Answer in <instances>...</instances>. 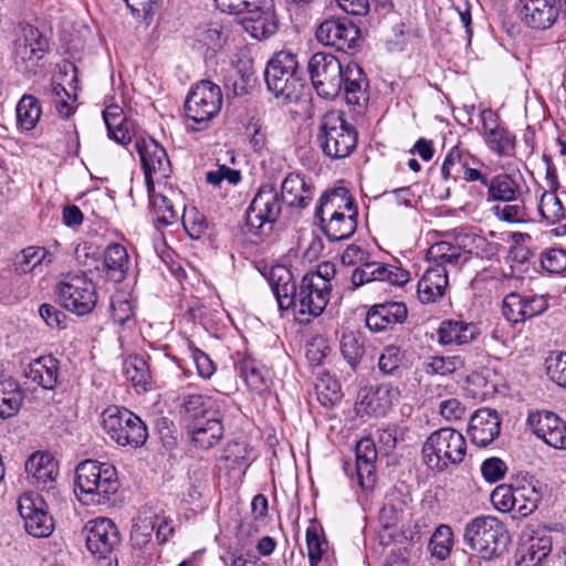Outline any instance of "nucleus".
<instances>
[{
	"instance_id": "nucleus-1",
	"label": "nucleus",
	"mask_w": 566,
	"mask_h": 566,
	"mask_svg": "<svg viewBox=\"0 0 566 566\" xmlns=\"http://www.w3.org/2000/svg\"><path fill=\"white\" fill-rule=\"evenodd\" d=\"M265 276L281 311L293 307L295 319L301 325H307L318 316V306L314 302L315 297L318 298V264H313L303 275L298 293L293 275L285 265L271 266Z\"/></svg>"
},
{
	"instance_id": "nucleus-2",
	"label": "nucleus",
	"mask_w": 566,
	"mask_h": 566,
	"mask_svg": "<svg viewBox=\"0 0 566 566\" xmlns=\"http://www.w3.org/2000/svg\"><path fill=\"white\" fill-rule=\"evenodd\" d=\"M367 78L356 63L345 67L337 56L321 51V97L335 98L342 90L348 105L364 108L368 102Z\"/></svg>"
},
{
	"instance_id": "nucleus-3",
	"label": "nucleus",
	"mask_w": 566,
	"mask_h": 566,
	"mask_svg": "<svg viewBox=\"0 0 566 566\" xmlns=\"http://www.w3.org/2000/svg\"><path fill=\"white\" fill-rule=\"evenodd\" d=\"M118 489L117 471L113 464L91 459L77 464L75 493L83 504H106Z\"/></svg>"
},
{
	"instance_id": "nucleus-4",
	"label": "nucleus",
	"mask_w": 566,
	"mask_h": 566,
	"mask_svg": "<svg viewBox=\"0 0 566 566\" xmlns=\"http://www.w3.org/2000/svg\"><path fill=\"white\" fill-rule=\"evenodd\" d=\"M297 61L291 52L281 51L268 63L264 71L266 86L275 97L285 102L312 103L311 87L297 76Z\"/></svg>"
},
{
	"instance_id": "nucleus-5",
	"label": "nucleus",
	"mask_w": 566,
	"mask_h": 566,
	"mask_svg": "<svg viewBox=\"0 0 566 566\" xmlns=\"http://www.w3.org/2000/svg\"><path fill=\"white\" fill-rule=\"evenodd\" d=\"M422 461L434 472H444L451 465L460 464L467 454L463 434L450 427L434 430L422 446Z\"/></svg>"
},
{
	"instance_id": "nucleus-6",
	"label": "nucleus",
	"mask_w": 566,
	"mask_h": 566,
	"mask_svg": "<svg viewBox=\"0 0 566 566\" xmlns=\"http://www.w3.org/2000/svg\"><path fill=\"white\" fill-rule=\"evenodd\" d=\"M464 542L483 559L490 560L506 549L510 535L497 517L481 515L465 525Z\"/></svg>"
},
{
	"instance_id": "nucleus-7",
	"label": "nucleus",
	"mask_w": 566,
	"mask_h": 566,
	"mask_svg": "<svg viewBox=\"0 0 566 566\" xmlns=\"http://www.w3.org/2000/svg\"><path fill=\"white\" fill-rule=\"evenodd\" d=\"M102 428L120 447L139 448L148 438L145 422L125 407L109 406L102 412Z\"/></svg>"
},
{
	"instance_id": "nucleus-8",
	"label": "nucleus",
	"mask_w": 566,
	"mask_h": 566,
	"mask_svg": "<svg viewBox=\"0 0 566 566\" xmlns=\"http://www.w3.org/2000/svg\"><path fill=\"white\" fill-rule=\"evenodd\" d=\"M328 205L337 209L344 208L350 213L346 217L343 212L335 210L326 224H323L324 219L321 217V230L331 241L348 239L357 227V211L348 190L345 187H337L324 192L321 196V214Z\"/></svg>"
},
{
	"instance_id": "nucleus-9",
	"label": "nucleus",
	"mask_w": 566,
	"mask_h": 566,
	"mask_svg": "<svg viewBox=\"0 0 566 566\" xmlns=\"http://www.w3.org/2000/svg\"><path fill=\"white\" fill-rule=\"evenodd\" d=\"M221 88L211 81H200L189 92L185 102V113L188 120L195 125L192 130H201L207 127L221 109Z\"/></svg>"
},
{
	"instance_id": "nucleus-10",
	"label": "nucleus",
	"mask_w": 566,
	"mask_h": 566,
	"mask_svg": "<svg viewBox=\"0 0 566 566\" xmlns=\"http://www.w3.org/2000/svg\"><path fill=\"white\" fill-rule=\"evenodd\" d=\"M356 146V133L340 112L332 111L321 120V148L333 159L347 157Z\"/></svg>"
},
{
	"instance_id": "nucleus-11",
	"label": "nucleus",
	"mask_w": 566,
	"mask_h": 566,
	"mask_svg": "<svg viewBox=\"0 0 566 566\" xmlns=\"http://www.w3.org/2000/svg\"><path fill=\"white\" fill-rule=\"evenodd\" d=\"M55 293L62 307L80 316L91 313L97 303L93 281L82 274H67L56 285Z\"/></svg>"
},
{
	"instance_id": "nucleus-12",
	"label": "nucleus",
	"mask_w": 566,
	"mask_h": 566,
	"mask_svg": "<svg viewBox=\"0 0 566 566\" xmlns=\"http://www.w3.org/2000/svg\"><path fill=\"white\" fill-rule=\"evenodd\" d=\"M283 200L271 185L259 188L247 210V226L254 235L266 234L281 214Z\"/></svg>"
},
{
	"instance_id": "nucleus-13",
	"label": "nucleus",
	"mask_w": 566,
	"mask_h": 566,
	"mask_svg": "<svg viewBox=\"0 0 566 566\" xmlns=\"http://www.w3.org/2000/svg\"><path fill=\"white\" fill-rule=\"evenodd\" d=\"M48 50L46 38L35 27L21 25L12 52L15 67L24 74L35 73Z\"/></svg>"
},
{
	"instance_id": "nucleus-14",
	"label": "nucleus",
	"mask_w": 566,
	"mask_h": 566,
	"mask_svg": "<svg viewBox=\"0 0 566 566\" xmlns=\"http://www.w3.org/2000/svg\"><path fill=\"white\" fill-rule=\"evenodd\" d=\"M134 148L138 153L145 174L147 190L153 191L155 182H161L171 171L170 160L163 146L153 138H136Z\"/></svg>"
},
{
	"instance_id": "nucleus-15",
	"label": "nucleus",
	"mask_w": 566,
	"mask_h": 566,
	"mask_svg": "<svg viewBox=\"0 0 566 566\" xmlns=\"http://www.w3.org/2000/svg\"><path fill=\"white\" fill-rule=\"evenodd\" d=\"M515 9L522 24L533 31L553 28L560 15L559 0H516Z\"/></svg>"
},
{
	"instance_id": "nucleus-16",
	"label": "nucleus",
	"mask_w": 566,
	"mask_h": 566,
	"mask_svg": "<svg viewBox=\"0 0 566 566\" xmlns=\"http://www.w3.org/2000/svg\"><path fill=\"white\" fill-rule=\"evenodd\" d=\"M526 427L545 444L556 450H566V422L548 410L530 411Z\"/></svg>"
},
{
	"instance_id": "nucleus-17",
	"label": "nucleus",
	"mask_w": 566,
	"mask_h": 566,
	"mask_svg": "<svg viewBox=\"0 0 566 566\" xmlns=\"http://www.w3.org/2000/svg\"><path fill=\"white\" fill-rule=\"evenodd\" d=\"M482 165L479 158L455 145L447 154L441 167V174L444 180L463 179L470 182L480 181L482 185H488L486 176L480 171Z\"/></svg>"
},
{
	"instance_id": "nucleus-18",
	"label": "nucleus",
	"mask_w": 566,
	"mask_h": 566,
	"mask_svg": "<svg viewBox=\"0 0 566 566\" xmlns=\"http://www.w3.org/2000/svg\"><path fill=\"white\" fill-rule=\"evenodd\" d=\"M18 510L24 521L25 531L34 537H48L54 530L52 516L43 499L33 493H25L18 501Z\"/></svg>"
},
{
	"instance_id": "nucleus-19",
	"label": "nucleus",
	"mask_w": 566,
	"mask_h": 566,
	"mask_svg": "<svg viewBox=\"0 0 566 566\" xmlns=\"http://www.w3.org/2000/svg\"><path fill=\"white\" fill-rule=\"evenodd\" d=\"M399 396V389L390 384L364 387L359 390L355 403L356 413L358 416L384 417Z\"/></svg>"
},
{
	"instance_id": "nucleus-20",
	"label": "nucleus",
	"mask_w": 566,
	"mask_h": 566,
	"mask_svg": "<svg viewBox=\"0 0 566 566\" xmlns=\"http://www.w3.org/2000/svg\"><path fill=\"white\" fill-rule=\"evenodd\" d=\"M553 539L549 531L538 527L525 532L516 551V566H541L552 552Z\"/></svg>"
},
{
	"instance_id": "nucleus-21",
	"label": "nucleus",
	"mask_w": 566,
	"mask_h": 566,
	"mask_svg": "<svg viewBox=\"0 0 566 566\" xmlns=\"http://www.w3.org/2000/svg\"><path fill=\"white\" fill-rule=\"evenodd\" d=\"M85 528L87 531L86 546L93 555L99 558L106 559L120 542L119 532L109 518L98 517L88 521Z\"/></svg>"
},
{
	"instance_id": "nucleus-22",
	"label": "nucleus",
	"mask_w": 566,
	"mask_h": 566,
	"mask_svg": "<svg viewBox=\"0 0 566 566\" xmlns=\"http://www.w3.org/2000/svg\"><path fill=\"white\" fill-rule=\"evenodd\" d=\"M25 473L30 483L41 491L55 489L59 464L49 452H34L25 462Z\"/></svg>"
},
{
	"instance_id": "nucleus-23",
	"label": "nucleus",
	"mask_w": 566,
	"mask_h": 566,
	"mask_svg": "<svg viewBox=\"0 0 566 566\" xmlns=\"http://www.w3.org/2000/svg\"><path fill=\"white\" fill-rule=\"evenodd\" d=\"M501 421L495 410L488 408L476 410L468 427V433L473 444L486 447L500 433Z\"/></svg>"
},
{
	"instance_id": "nucleus-24",
	"label": "nucleus",
	"mask_w": 566,
	"mask_h": 566,
	"mask_svg": "<svg viewBox=\"0 0 566 566\" xmlns=\"http://www.w3.org/2000/svg\"><path fill=\"white\" fill-rule=\"evenodd\" d=\"M408 310L402 302H385L373 305L366 315V326L371 332H382L396 324H402Z\"/></svg>"
},
{
	"instance_id": "nucleus-25",
	"label": "nucleus",
	"mask_w": 566,
	"mask_h": 566,
	"mask_svg": "<svg viewBox=\"0 0 566 566\" xmlns=\"http://www.w3.org/2000/svg\"><path fill=\"white\" fill-rule=\"evenodd\" d=\"M358 29L346 20H325L321 22V44L345 51L354 46Z\"/></svg>"
},
{
	"instance_id": "nucleus-26",
	"label": "nucleus",
	"mask_w": 566,
	"mask_h": 566,
	"mask_svg": "<svg viewBox=\"0 0 566 566\" xmlns=\"http://www.w3.org/2000/svg\"><path fill=\"white\" fill-rule=\"evenodd\" d=\"M356 475L363 490H370L376 483L377 450L373 439H360L355 449Z\"/></svg>"
},
{
	"instance_id": "nucleus-27",
	"label": "nucleus",
	"mask_w": 566,
	"mask_h": 566,
	"mask_svg": "<svg viewBox=\"0 0 566 566\" xmlns=\"http://www.w3.org/2000/svg\"><path fill=\"white\" fill-rule=\"evenodd\" d=\"M448 285V270L429 266L418 282V298L422 304L434 303L443 297Z\"/></svg>"
},
{
	"instance_id": "nucleus-28",
	"label": "nucleus",
	"mask_w": 566,
	"mask_h": 566,
	"mask_svg": "<svg viewBox=\"0 0 566 566\" xmlns=\"http://www.w3.org/2000/svg\"><path fill=\"white\" fill-rule=\"evenodd\" d=\"M431 268H443L446 270H459L467 263L464 248L455 242L439 241L433 243L427 252Z\"/></svg>"
},
{
	"instance_id": "nucleus-29",
	"label": "nucleus",
	"mask_w": 566,
	"mask_h": 566,
	"mask_svg": "<svg viewBox=\"0 0 566 566\" xmlns=\"http://www.w3.org/2000/svg\"><path fill=\"white\" fill-rule=\"evenodd\" d=\"M223 424L220 412H212V416L193 422L189 427L192 442L200 449L213 448L223 437Z\"/></svg>"
},
{
	"instance_id": "nucleus-30",
	"label": "nucleus",
	"mask_w": 566,
	"mask_h": 566,
	"mask_svg": "<svg viewBox=\"0 0 566 566\" xmlns=\"http://www.w3.org/2000/svg\"><path fill=\"white\" fill-rule=\"evenodd\" d=\"M241 24L247 33L256 40H264L277 30V21L273 6L266 9H256L247 13Z\"/></svg>"
},
{
	"instance_id": "nucleus-31",
	"label": "nucleus",
	"mask_w": 566,
	"mask_h": 566,
	"mask_svg": "<svg viewBox=\"0 0 566 566\" xmlns=\"http://www.w3.org/2000/svg\"><path fill=\"white\" fill-rule=\"evenodd\" d=\"M480 334L479 327L464 321H444L438 328V340L441 345H465L473 342Z\"/></svg>"
},
{
	"instance_id": "nucleus-32",
	"label": "nucleus",
	"mask_w": 566,
	"mask_h": 566,
	"mask_svg": "<svg viewBox=\"0 0 566 566\" xmlns=\"http://www.w3.org/2000/svg\"><path fill=\"white\" fill-rule=\"evenodd\" d=\"M180 408L184 416L192 420V423L212 416V412H220V405L216 400L197 392L184 394Z\"/></svg>"
},
{
	"instance_id": "nucleus-33",
	"label": "nucleus",
	"mask_w": 566,
	"mask_h": 566,
	"mask_svg": "<svg viewBox=\"0 0 566 566\" xmlns=\"http://www.w3.org/2000/svg\"><path fill=\"white\" fill-rule=\"evenodd\" d=\"M57 360L52 356H42L30 363L25 377L43 389H53L57 381Z\"/></svg>"
},
{
	"instance_id": "nucleus-34",
	"label": "nucleus",
	"mask_w": 566,
	"mask_h": 566,
	"mask_svg": "<svg viewBox=\"0 0 566 566\" xmlns=\"http://www.w3.org/2000/svg\"><path fill=\"white\" fill-rule=\"evenodd\" d=\"M514 512L523 517L531 515L542 500V492L537 488V482L533 480L516 481L514 483Z\"/></svg>"
},
{
	"instance_id": "nucleus-35",
	"label": "nucleus",
	"mask_w": 566,
	"mask_h": 566,
	"mask_svg": "<svg viewBox=\"0 0 566 566\" xmlns=\"http://www.w3.org/2000/svg\"><path fill=\"white\" fill-rule=\"evenodd\" d=\"M313 198V188L298 175H287L281 185V199L287 206L304 208Z\"/></svg>"
},
{
	"instance_id": "nucleus-36",
	"label": "nucleus",
	"mask_w": 566,
	"mask_h": 566,
	"mask_svg": "<svg viewBox=\"0 0 566 566\" xmlns=\"http://www.w3.org/2000/svg\"><path fill=\"white\" fill-rule=\"evenodd\" d=\"M129 266V256L126 249L119 243L107 245L104 252V269L108 280L122 282Z\"/></svg>"
},
{
	"instance_id": "nucleus-37",
	"label": "nucleus",
	"mask_w": 566,
	"mask_h": 566,
	"mask_svg": "<svg viewBox=\"0 0 566 566\" xmlns=\"http://www.w3.org/2000/svg\"><path fill=\"white\" fill-rule=\"evenodd\" d=\"M53 262V254L43 247H28L15 260V269L22 273H42Z\"/></svg>"
},
{
	"instance_id": "nucleus-38",
	"label": "nucleus",
	"mask_w": 566,
	"mask_h": 566,
	"mask_svg": "<svg viewBox=\"0 0 566 566\" xmlns=\"http://www.w3.org/2000/svg\"><path fill=\"white\" fill-rule=\"evenodd\" d=\"M123 373L127 381L135 388L147 390L151 382V374L147 360L140 355L128 356L123 364Z\"/></svg>"
},
{
	"instance_id": "nucleus-39",
	"label": "nucleus",
	"mask_w": 566,
	"mask_h": 566,
	"mask_svg": "<svg viewBox=\"0 0 566 566\" xmlns=\"http://www.w3.org/2000/svg\"><path fill=\"white\" fill-rule=\"evenodd\" d=\"M239 370L247 386L256 392L268 388L269 371L252 358H243L239 363Z\"/></svg>"
},
{
	"instance_id": "nucleus-40",
	"label": "nucleus",
	"mask_w": 566,
	"mask_h": 566,
	"mask_svg": "<svg viewBox=\"0 0 566 566\" xmlns=\"http://www.w3.org/2000/svg\"><path fill=\"white\" fill-rule=\"evenodd\" d=\"M48 135L50 136V144L56 151L70 155L78 148L77 133L73 124H62L55 129H50Z\"/></svg>"
},
{
	"instance_id": "nucleus-41",
	"label": "nucleus",
	"mask_w": 566,
	"mask_h": 566,
	"mask_svg": "<svg viewBox=\"0 0 566 566\" xmlns=\"http://www.w3.org/2000/svg\"><path fill=\"white\" fill-rule=\"evenodd\" d=\"M485 186L489 197L499 201H516L521 191L520 185L509 175H497Z\"/></svg>"
},
{
	"instance_id": "nucleus-42",
	"label": "nucleus",
	"mask_w": 566,
	"mask_h": 566,
	"mask_svg": "<svg viewBox=\"0 0 566 566\" xmlns=\"http://www.w3.org/2000/svg\"><path fill=\"white\" fill-rule=\"evenodd\" d=\"M147 191L156 224L166 227L176 222L178 219V211L175 209L171 200L163 193H156L155 189L153 191Z\"/></svg>"
},
{
	"instance_id": "nucleus-43",
	"label": "nucleus",
	"mask_w": 566,
	"mask_h": 566,
	"mask_svg": "<svg viewBox=\"0 0 566 566\" xmlns=\"http://www.w3.org/2000/svg\"><path fill=\"white\" fill-rule=\"evenodd\" d=\"M42 114L40 101L33 95H24L17 105L19 126L24 130L33 129Z\"/></svg>"
},
{
	"instance_id": "nucleus-44",
	"label": "nucleus",
	"mask_w": 566,
	"mask_h": 566,
	"mask_svg": "<svg viewBox=\"0 0 566 566\" xmlns=\"http://www.w3.org/2000/svg\"><path fill=\"white\" fill-rule=\"evenodd\" d=\"M158 520L159 516L154 513L144 512L138 515L130 533L134 546L142 548L151 541Z\"/></svg>"
},
{
	"instance_id": "nucleus-45",
	"label": "nucleus",
	"mask_w": 566,
	"mask_h": 566,
	"mask_svg": "<svg viewBox=\"0 0 566 566\" xmlns=\"http://www.w3.org/2000/svg\"><path fill=\"white\" fill-rule=\"evenodd\" d=\"M48 97L51 106L61 118L67 119L74 113L76 96L71 95L63 85L53 84L48 92Z\"/></svg>"
},
{
	"instance_id": "nucleus-46",
	"label": "nucleus",
	"mask_w": 566,
	"mask_h": 566,
	"mask_svg": "<svg viewBox=\"0 0 566 566\" xmlns=\"http://www.w3.org/2000/svg\"><path fill=\"white\" fill-rule=\"evenodd\" d=\"M464 359L459 355L433 356L423 364L427 375L448 376L463 368Z\"/></svg>"
},
{
	"instance_id": "nucleus-47",
	"label": "nucleus",
	"mask_w": 566,
	"mask_h": 566,
	"mask_svg": "<svg viewBox=\"0 0 566 566\" xmlns=\"http://www.w3.org/2000/svg\"><path fill=\"white\" fill-rule=\"evenodd\" d=\"M484 138V142L489 149H491L497 156H510L513 154L515 148V137L512 135L505 125L491 132Z\"/></svg>"
},
{
	"instance_id": "nucleus-48",
	"label": "nucleus",
	"mask_w": 566,
	"mask_h": 566,
	"mask_svg": "<svg viewBox=\"0 0 566 566\" xmlns=\"http://www.w3.org/2000/svg\"><path fill=\"white\" fill-rule=\"evenodd\" d=\"M453 546V533L450 526L440 525L430 537L428 548L432 556L444 559L449 556Z\"/></svg>"
},
{
	"instance_id": "nucleus-49",
	"label": "nucleus",
	"mask_w": 566,
	"mask_h": 566,
	"mask_svg": "<svg viewBox=\"0 0 566 566\" xmlns=\"http://www.w3.org/2000/svg\"><path fill=\"white\" fill-rule=\"evenodd\" d=\"M538 212L548 224H555L564 218L562 201L555 192H543L538 203Z\"/></svg>"
},
{
	"instance_id": "nucleus-50",
	"label": "nucleus",
	"mask_w": 566,
	"mask_h": 566,
	"mask_svg": "<svg viewBox=\"0 0 566 566\" xmlns=\"http://www.w3.org/2000/svg\"><path fill=\"white\" fill-rule=\"evenodd\" d=\"M343 391L339 380L329 373L321 371V405L333 407L342 401Z\"/></svg>"
},
{
	"instance_id": "nucleus-51",
	"label": "nucleus",
	"mask_w": 566,
	"mask_h": 566,
	"mask_svg": "<svg viewBox=\"0 0 566 566\" xmlns=\"http://www.w3.org/2000/svg\"><path fill=\"white\" fill-rule=\"evenodd\" d=\"M340 350L344 358L352 367H356L364 356V346L358 333H345L340 343Z\"/></svg>"
},
{
	"instance_id": "nucleus-52",
	"label": "nucleus",
	"mask_w": 566,
	"mask_h": 566,
	"mask_svg": "<svg viewBox=\"0 0 566 566\" xmlns=\"http://www.w3.org/2000/svg\"><path fill=\"white\" fill-rule=\"evenodd\" d=\"M547 376L558 386L566 388V352H554L545 361Z\"/></svg>"
},
{
	"instance_id": "nucleus-53",
	"label": "nucleus",
	"mask_w": 566,
	"mask_h": 566,
	"mask_svg": "<svg viewBox=\"0 0 566 566\" xmlns=\"http://www.w3.org/2000/svg\"><path fill=\"white\" fill-rule=\"evenodd\" d=\"M111 310L112 318L115 324L127 327L135 324V308L129 300L123 297L113 298Z\"/></svg>"
},
{
	"instance_id": "nucleus-54",
	"label": "nucleus",
	"mask_w": 566,
	"mask_h": 566,
	"mask_svg": "<svg viewBox=\"0 0 566 566\" xmlns=\"http://www.w3.org/2000/svg\"><path fill=\"white\" fill-rule=\"evenodd\" d=\"M502 313L512 324L524 322V296L515 292L506 294L502 304Z\"/></svg>"
},
{
	"instance_id": "nucleus-55",
	"label": "nucleus",
	"mask_w": 566,
	"mask_h": 566,
	"mask_svg": "<svg viewBox=\"0 0 566 566\" xmlns=\"http://www.w3.org/2000/svg\"><path fill=\"white\" fill-rule=\"evenodd\" d=\"M472 241V247H468L464 244V252L467 254V262L470 260L472 255H475L481 259H491L493 255L497 253V244L488 241L482 235H473L469 238Z\"/></svg>"
},
{
	"instance_id": "nucleus-56",
	"label": "nucleus",
	"mask_w": 566,
	"mask_h": 566,
	"mask_svg": "<svg viewBox=\"0 0 566 566\" xmlns=\"http://www.w3.org/2000/svg\"><path fill=\"white\" fill-rule=\"evenodd\" d=\"M541 264L549 273H562L566 270V250L559 248L546 249L542 252Z\"/></svg>"
},
{
	"instance_id": "nucleus-57",
	"label": "nucleus",
	"mask_w": 566,
	"mask_h": 566,
	"mask_svg": "<svg viewBox=\"0 0 566 566\" xmlns=\"http://www.w3.org/2000/svg\"><path fill=\"white\" fill-rule=\"evenodd\" d=\"M403 353L398 346H387L378 359V368L386 375H392L400 366Z\"/></svg>"
},
{
	"instance_id": "nucleus-58",
	"label": "nucleus",
	"mask_w": 566,
	"mask_h": 566,
	"mask_svg": "<svg viewBox=\"0 0 566 566\" xmlns=\"http://www.w3.org/2000/svg\"><path fill=\"white\" fill-rule=\"evenodd\" d=\"M182 226L188 235L192 239L200 238L207 229L205 217L200 214L195 208L189 210L185 209L182 214Z\"/></svg>"
},
{
	"instance_id": "nucleus-59",
	"label": "nucleus",
	"mask_w": 566,
	"mask_h": 566,
	"mask_svg": "<svg viewBox=\"0 0 566 566\" xmlns=\"http://www.w3.org/2000/svg\"><path fill=\"white\" fill-rule=\"evenodd\" d=\"M226 39V32L217 24L207 25L198 32V41L212 51L221 49Z\"/></svg>"
},
{
	"instance_id": "nucleus-60",
	"label": "nucleus",
	"mask_w": 566,
	"mask_h": 566,
	"mask_svg": "<svg viewBox=\"0 0 566 566\" xmlns=\"http://www.w3.org/2000/svg\"><path fill=\"white\" fill-rule=\"evenodd\" d=\"M188 350L193 360L198 375L203 379H209L216 371V365L212 359L192 343L188 344Z\"/></svg>"
},
{
	"instance_id": "nucleus-61",
	"label": "nucleus",
	"mask_w": 566,
	"mask_h": 566,
	"mask_svg": "<svg viewBox=\"0 0 566 566\" xmlns=\"http://www.w3.org/2000/svg\"><path fill=\"white\" fill-rule=\"evenodd\" d=\"M377 271L380 270L377 273L380 282L402 286L410 280V273L400 266L380 263V266H377Z\"/></svg>"
},
{
	"instance_id": "nucleus-62",
	"label": "nucleus",
	"mask_w": 566,
	"mask_h": 566,
	"mask_svg": "<svg viewBox=\"0 0 566 566\" xmlns=\"http://www.w3.org/2000/svg\"><path fill=\"white\" fill-rule=\"evenodd\" d=\"M241 180V174L237 169H231L226 165H220L216 170H210L206 175V181L212 186H221L227 181L229 185H237Z\"/></svg>"
},
{
	"instance_id": "nucleus-63",
	"label": "nucleus",
	"mask_w": 566,
	"mask_h": 566,
	"mask_svg": "<svg viewBox=\"0 0 566 566\" xmlns=\"http://www.w3.org/2000/svg\"><path fill=\"white\" fill-rule=\"evenodd\" d=\"M494 214L502 221L510 223H520L525 221L527 214L523 202L505 205L503 207L495 206Z\"/></svg>"
},
{
	"instance_id": "nucleus-64",
	"label": "nucleus",
	"mask_w": 566,
	"mask_h": 566,
	"mask_svg": "<svg viewBox=\"0 0 566 566\" xmlns=\"http://www.w3.org/2000/svg\"><path fill=\"white\" fill-rule=\"evenodd\" d=\"M377 266H380L379 262L367 260L356 268L352 274V283L354 286L359 287L366 283L379 281Z\"/></svg>"
}]
</instances>
